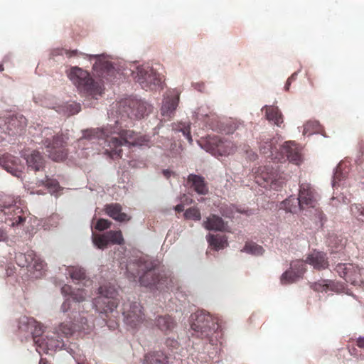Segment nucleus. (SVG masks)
<instances>
[{
	"instance_id": "nucleus-1",
	"label": "nucleus",
	"mask_w": 364,
	"mask_h": 364,
	"mask_svg": "<svg viewBox=\"0 0 364 364\" xmlns=\"http://www.w3.org/2000/svg\"><path fill=\"white\" fill-rule=\"evenodd\" d=\"M103 139L106 144L105 154L111 159H116L122 156V146H136L146 145L149 139L132 130L125 129L115 122L114 125H108L103 128L90 129L83 132L82 136L79 139L81 143L84 139Z\"/></svg>"
},
{
	"instance_id": "nucleus-2",
	"label": "nucleus",
	"mask_w": 364,
	"mask_h": 364,
	"mask_svg": "<svg viewBox=\"0 0 364 364\" xmlns=\"http://www.w3.org/2000/svg\"><path fill=\"white\" fill-rule=\"evenodd\" d=\"M191 319L193 336L201 339H207L212 345L216 344L222 337L220 326L217 318L207 311H198L191 315Z\"/></svg>"
},
{
	"instance_id": "nucleus-3",
	"label": "nucleus",
	"mask_w": 364,
	"mask_h": 364,
	"mask_svg": "<svg viewBox=\"0 0 364 364\" xmlns=\"http://www.w3.org/2000/svg\"><path fill=\"white\" fill-rule=\"evenodd\" d=\"M18 327L20 335L26 339L31 338L36 346L43 350H55L63 345L60 336L56 339L48 337L46 339L41 338L43 333V326L33 318L26 316L20 317Z\"/></svg>"
},
{
	"instance_id": "nucleus-4",
	"label": "nucleus",
	"mask_w": 364,
	"mask_h": 364,
	"mask_svg": "<svg viewBox=\"0 0 364 364\" xmlns=\"http://www.w3.org/2000/svg\"><path fill=\"white\" fill-rule=\"evenodd\" d=\"M137 266V274L131 273V277L135 279L139 275L140 272H144L143 274L139 277L141 285L151 289L162 290L168 288V283L171 282V279L165 273L161 272L151 262H140Z\"/></svg>"
},
{
	"instance_id": "nucleus-5",
	"label": "nucleus",
	"mask_w": 364,
	"mask_h": 364,
	"mask_svg": "<svg viewBox=\"0 0 364 364\" xmlns=\"http://www.w3.org/2000/svg\"><path fill=\"white\" fill-rule=\"evenodd\" d=\"M69 78L77 89L84 93L97 98L103 92L100 83L95 82L90 75V73L78 67L71 68L68 75Z\"/></svg>"
},
{
	"instance_id": "nucleus-6",
	"label": "nucleus",
	"mask_w": 364,
	"mask_h": 364,
	"mask_svg": "<svg viewBox=\"0 0 364 364\" xmlns=\"http://www.w3.org/2000/svg\"><path fill=\"white\" fill-rule=\"evenodd\" d=\"M45 139L43 144L45 146L48 156L55 161H63L68 155L66 149L68 137L63 134L53 135L49 129L43 131Z\"/></svg>"
},
{
	"instance_id": "nucleus-7",
	"label": "nucleus",
	"mask_w": 364,
	"mask_h": 364,
	"mask_svg": "<svg viewBox=\"0 0 364 364\" xmlns=\"http://www.w3.org/2000/svg\"><path fill=\"white\" fill-rule=\"evenodd\" d=\"M255 179L257 183L264 187L278 191L283 187L287 181V176L280 172L278 167L264 166L258 168Z\"/></svg>"
},
{
	"instance_id": "nucleus-8",
	"label": "nucleus",
	"mask_w": 364,
	"mask_h": 364,
	"mask_svg": "<svg viewBox=\"0 0 364 364\" xmlns=\"http://www.w3.org/2000/svg\"><path fill=\"white\" fill-rule=\"evenodd\" d=\"M99 296L95 298L93 305L95 309L106 317L113 312L118 305L117 292L111 285H102L98 289Z\"/></svg>"
},
{
	"instance_id": "nucleus-9",
	"label": "nucleus",
	"mask_w": 364,
	"mask_h": 364,
	"mask_svg": "<svg viewBox=\"0 0 364 364\" xmlns=\"http://www.w3.org/2000/svg\"><path fill=\"white\" fill-rule=\"evenodd\" d=\"M65 54L67 57H75L79 55L88 58L90 60L95 59L93 70L98 77L109 80V77L112 75L114 72V68L111 62L107 59L105 55H88L79 52L77 50L62 49L60 54Z\"/></svg>"
},
{
	"instance_id": "nucleus-10",
	"label": "nucleus",
	"mask_w": 364,
	"mask_h": 364,
	"mask_svg": "<svg viewBox=\"0 0 364 364\" xmlns=\"http://www.w3.org/2000/svg\"><path fill=\"white\" fill-rule=\"evenodd\" d=\"M200 145L206 151L213 155L226 156L232 154L236 151V146L232 141H223L218 136H209Z\"/></svg>"
},
{
	"instance_id": "nucleus-11",
	"label": "nucleus",
	"mask_w": 364,
	"mask_h": 364,
	"mask_svg": "<svg viewBox=\"0 0 364 364\" xmlns=\"http://www.w3.org/2000/svg\"><path fill=\"white\" fill-rule=\"evenodd\" d=\"M135 80L141 85L143 89L154 90L161 83L160 75L151 67L141 65L133 73Z\"/></svg>"
},
{
	"instance_id": "nucleus-12",
	"label": "nucleus",
	"mask_w": 364,
	"mask_h": 364,
	"mask_svg": "<svg viewBox=\"0 0 364 364\" xmlns=\"http://www.w3.org/2000/svg\"><path fill=\"white\" fill-rule=\"evenodd\" d=\"M121 311L124 322L132 328H136L144 321V314L139 303L124 301Z\"/></svg>"
},
{
	"instance_id": "nucleus-13",
	"label": "nucleus",
	"mask_w": 364,
	"mask_h": 364,
	"mask_svg": "<svg viewBox=\"0 0 364 364\" xmlns=\"http://www.w3.org/2000/svg\"><path fill=\"white\" fill-rule=\"evenodd\" d=\"M336 272L346 282L353 285L360 286L364 284V269L353 264H338L335 268Z\"/></svg>"
},
{
	"instance_id": "nucleus-14",
	"label": "nucleus",
	"mask_w": 364,
	"mask_h": 364,
	"mask_svg": "<svg viewBox=\"0 0 364 364\" xmlns=\"http://www.w3.org/2000/svg\"><path fill=\"white\" fill-rule=\"evenodd\" d=\"M0 210L8 215L6 220L11 221V226L21 225L26 220L22 208L16 205L14 200L9 196L0 200Z\"/></svg>"
},
{
	"instance_id": "nucleus-15",
	"label": "nucleus",
	"mask_w": 364,
	"mask_h": 364,
	"mask_svg": "<svg viewBox=\"0 0 364 364\" xmlns=\"http://www.w3.org/2000/svg\"><path fill=\"white\" fill-rule=\"evenodd\" d=\"M17 264L21 267H26L38 272L36 277L43 275L46 266V263L33 250L26 253H18L16 255Z\"/></svg>"
},
{
	"instance_id": "nucleus-16",
	"label": "nucleus",
	"mask_w": 364,
	"mask_h": 364,
	"mask_svg": "<svg viewBox=\"0 0 364 364\" xmlns=\"http://www.w3.org/2000/svg\"><path fill=\"white\" fill-rule=\"evenodd\" d=\"M151 105L137 99H129L124 103V112L130 119H141L151 112Z\"/></svg>"
},
{
	"instance_id": "nucleus-17",
	"label": "nucleus",
	"mask_w": 364,
	"mask_h": 364,
	"mask_svg": "<svg viewBox=\"0 0 364 364\" xmlns=\"http://www.w3.org/2000/svg\"><path fill=\"white\" fill-rule=\"evenodd\" d=\"M298 205L301 210L315 208L317 205L316 192L309 183H302L299 186Z\"/></svg>"
},
{
	"instance_id": "nucleus-18",
	"label": "nucleus",
	"mask_w": 364,
	"mask_h": 364,
	"mask_svg": "<svg viewBox=\"0 0 364 364\" xmlns=\"http://www.w3.org/2000/svg\"><path fill=\"white\" fill-rule=\"evenodd\" d=\"M280 155L279 161L289 160L297 165L301 161V149L294 141H286L280 149Z\"/></svg>"
},
{
	"instance_id": "nucleus-19",
	"label": "nucleus",
	"mask_w": 364,
	"mask_h": 364,
	"mask_svg": "<svg viewBox=\"0 0 364 364\" xmlns=\"http://www.w3.org/2000/svg\"><path fill=\"white\" fill-rule=\"evenodd\" d=\"M179 102V93L175 90L168 94L164 100L161 109V114L168 119L174 114Z\"/></svg>"
},
{
	"instance_id": "nucleus-20",
	"label": "nucleus",
	"mask_w": 364,
	"mask_h": 364,
	"mask_svg": "<svg viewBox=\"0 0 364 364\" xmlns=\"http://www.w3.org/2000/svg\"><path fill=\"white\" fill-rule=\"evenodd\" d=\"M203 227L208 230L229 232L228 223L215 214H210L203 222Z\"/></svg>"
},
{
	"instance_id": "nucleus-21",
	"label": "nucleus",
	"mask_w": 364,
	"mask_h": 364,
	"mask_svg": "<svg viewBox=\"0 0 364 364\" xmlns=\"http://www.w3.org/2000/svg\"><path fill=\"white\" fill-rule=\"evenodd\" d=\"M28 168L35 171H41L45 166V159L38 151H32L25 157Z\"/></svg>"
},
{
	"instance_id": "nucleus-22",
	"label": "nucleus",
	"mask_w": 364,
	"mask_h": 364,
	"mask_svg": "<svg viewBox=\"0 0 364 364\" xmlns=\"http://www.w3.org/2000/svg\"><path fill=\"white\" fill-rule=\"evenodd\" d=\"M26 127V119L23 117H12L7 122L9 134L14 136L21 134Z\"/></svg>"
},
{
	"instance_id": "nucleus-23",
	"label": "nucleus",
	"mask_w": 364,
	"mask_h": 364,
	"mask_svg": "<svg viewBox=\"0 0 364 364\" xmlns=\"http://www.w3.org/2000/svg\"><path fill=\"white\" fill-rule=\"evenodd\" d=\"M122 205L119 203L107 204L105 206V212L116 221L125 222L130 220L127 214L122 212Z\"/></svg>"
},
{
	"instance_id": "nucleus-24",
	"label": "nucleus",
	"mask_w": 364,
	"mask_h": 364,
	"mask_svg": "<svg viewBox=\"0 0 364 364\" xmlns=\"http://www.w3.org/2000/svg\"><path fill=\"white\" fill-rule=\"evenodd\" d=\"M306 262L318 270L326 269L328 267L326 255L321 252H314L309 255L306 259Z\"/></svg>"
},
{
	"instance_id": "nucleus-25",
	"label": "nucleus",
	"mask_w": 364,
	"mask_h": 364,
	"mask_svg": "<svg viewBox=\"0 0 364 364\" xmlns=\"http://www.w3.org/2000/svg\"><path fill=\"white\" fill-rule=\"evenodd\" d=\"M188 183L193 188L194 191L200 195H205L208 192L207 184L203 177L190 174L188 177Z\"/></svg>"
},
{
	"instance_id": "nucleus-26",
	"label": "nucleus",
	"mask_w": 364,
	"mask_h": 364,
	"mask_svg": "<svg viewBox=\"0 0 364 364\" xmlns=\"http://www.w3.org/2000/svg\"><path fill=\"white\" fill-rule=\"evenodd\" d=\"M155 324L166 334L171 332L176 325L174 319L168 315L159 316L156 319Z\"/></svg>"
},
{
	"instance_id": "nucleus-27",
	"label": "nucleus",
	"mask_w": 364,
	"mask_h": 364,
	"mask_svg": "<svg viewBox=\"0 0 364 364\" xmlns=\"http://www.w3.org/2000/svg\"><path fill=\"white\" fill-rule=\"evenodd\" d=\"M262 109L265 110L266 118L274 122L278 127H281L283 124V116L278 107L274 106L265 105Z\"/></svg>"
},
{
	"instance_id": "nucleus-28",
	"label": "nucleus",
	"mask_w": 364,
	"mask_h": 364,
	"mask_svg": "<svg viewBox=\"0 0 364 364\" xmlns=\"http://www.w3.org/2000/svg\"><path fill=\"white\" fill-rule=\"evenodd\" d=\"M16 161H18V159L11 155H4L0 159L1 166L14 176H18L20 173Z\"/></svg>"
},
{
	"instance_id": "nucleus-29",
	"label": "nucleus",
	"mask_w": 364,
	"mask_h": 364,
	"mask_svg": "<svg viewBox=\"0 0 364 364\" xmlns=\"http://www.w3.org/2000/svg\"><path fill=\"white\" fill-rule=\"evenodd\" d=\"M206 239L209 245L215 250L224 249L228 245V238L225 235L208 234Z\"/></svg>"
},
{
	"instance_id": "nucleus-30",
	"label": "nucleus",
	"mask_w": 364,
	"mask_h": 364,
	"mask_svg": "<svg viewBox=\"0 0 364 364\" xmlns=\"http://www.w3.org/2000/svg\"><path fill=\"white\" fill-rule=\"evenodd\" d=\"M144 364H168V358L161 351L151 352L145 355Z\"/></svg>"
},
{
	"instance_id": "nucleus-31",
	"label": "nucleus",
	"mask_w": 364,
	"mask_h": 364,
	"mask_svg": "<svg viewBox=\"0 0 364 364\" xmlns=\"http://www.w3.org/2000/svg\"><path fill=\"white\" fill-rule=\"evenodd\" d=\"M259 151L260 152L265 155L267 158H271L272 159L280 161L282 159L279 158L277 156V153L274 154V150L276 149L273 146V142L272 140L267 139L265 141L259 142Z\"/></svg>"
},
{
	"instance_id": "nucleus-32",
	"label": "nucleus",
	"mask_w": 364,
	"mask_h": 364,
	"mask_svg": "<svg viewBox=\"0 0 364 364\" xmlns=\"http://www.w3.org/2000/svg\"><path fill=\"white\" fill-rule=\"evenodd\" d=\"M109 244L122 245L124 243L122 233L120 230H109L105 232Z\"/></svg>"
},
{
	"instance_id": "nucleus-33",
	"label": "nucleus",
	"mask_w": 364,
	"mask_h": 364,
	"mask_svg": "<svg viewBox=\"0 0 364 364\" xmlns=\"http://www.w3.org/2000/svg\"><path fill=\"white\" fill-rule=\"evenodd\" d=\"M298 200L294 196H291L281 203L280 208L285 210L287 212L296 213L297 210Z\"/></svg>"
},
{
	"instance_id": "nucleus-34",
	"label": "nucleus",
	"mask_w": 364,
	"mask_h": 364,
	"mask_svg": "<svg viewBox=\"0 0 364 364\" xmlns=\"http://www.w3.org/2000/svg\"><path fill=\"white\" fill-rule=\"evenodd\" d=\"M76 327L75 323H62L59 325L57 333L64 337H68L73 333Z\"/></svg>"
},
{
	"instance_id": "nucleus-35",
	"label": "nucleus",
	"mask_w": 364,
	"mask_h": 364,
	"mask_svg": "<svg viewBox=\"0 0 364 364\" xmlns=\"http://www.w3.org/2000/svg\"><path fill=\"white\" fill-rule=\"evenodd\" d=\"M242 251L259 256L264 253V250L262 246L255 242H247Z\"/></svg>"
},
{
	"instance_id": "nucleus-36",
	"label": "nucleus",
	"mask_w": 364,
	"mask_h": 364,
	"mask_svg": "<svg viewBox=\"0 0 364 364\" xmlns=\"http://www.w3.org/2000/svg\"><path fill=\"white\" fill-rule=\"evenodd\" d=\"M92 242L99 249L103 250L109 245L107 238L104 234H92Z\"/></svg>"
},
{
	"instance_id": "nucleus-37",
	"label": "nucleus",
	"mask_w": 364,
	"mask_h": 364,
	"mask_svg": "<svg viewBox=\"0 0 364 364\" xmlns=\"http://www.w3.org/2000/svg\"><path fill=\"white\" fill-rule=\"evenodd\" d=\"M299 277L301 276L294 270H287L281 276V283L282 284H291L296 281Z\"/></svg>"
},
{
	"instance_id": "nucleus-38",
	"label": "nucleus",
	"mask_w": 364,
	"mask_h": 364,
	"mask_svg": "<svg viewBox=\"0 0 364 364\" xmlns=\"http://www.w3.org/2000/svg\"><path fill=\"white\" fill-rule=\"evenodd\" d=\"M70 277L73 280H82L85 278V270L78 267H70L68 269Z\"/></svg>"
},
{
	"instance_id": "nucleus-39",
	"label": "nucleus",
	"mask_w": 364,
	"mask_h": 364,
	"mask_svg": "<svg viewBox=\"0 0 364 364\" xmlns=\"http://www.w3.org/2000/svg\"><path fill=\"white\" fill-rule=\"evenodd\" d=\"M356 346L358 348H353L350 349V353L355 356L364 358V336L358 338L356 340Z\"/></svg>"
},
{
	"instance_id": "nucleus-40",
	"label": "nucleus",
	"mask_w": 364,
	"mask_h": 364,
	"mask_svg": "<svg viewBox=\"0 0 364 364\" xmlns=\"http://www.w3.org/2000/svg\"><path fill=\"white\" fill-rule=\"evenodd\" d=\"M319 129V124L316 121H309L304 125V135H311Z\"/></svg>"
},
{
	"instance_id": "nucleus-41",
	"label": "nucleus",
	"mask_w": 364,
	"mask_h": 364,
	"mask_svg": "<svg viewBox=\"0 0 364 364\" xmlns=\"http://www.w3.org/2000/svg\"><path fill=\"white\" fill-rule=\"evenodd\" d=\"M351 214L359 220H364V206L360 204L350 205Z\"/></svg>"
},
{
	"instance_id": "nucleus-42",
	"label": "nucleus",
	"mask_w": 364,
	"mask_h": 364,
	"mask_svg": "<svg viewBox=\"0 0 364 364\" xmlns=\"http://www.w3.org/2000/svg\"><path fill=\"white\" fill-rule=\"evenodd\" d=\"M306 260H296L291 263V269L296 272L299 276H302L306 272Z\"/></svg>"
},
{
	"instance_id": "nucleus-43",
	"label": "nucleus",
	"mask_w": 364,
	"mask_h": 364,
	"mask_svg": "<svg viewBox=\"0 0 364 364\" xmlns=\"http://www.w3.org/2000/svg\"><path fill=\"white\" fill-rule=\"evenodd\" d=\"M184 217L186 219L200 220L201 215L200 210L197 208L191 207L185 211Z\"/></svg>"
},
{
	"instance_id": "nucleus-44",
	"label": "nucleus",
	"mask_w": 364,
	"mask_h": 364,
	"mask_svg": "<svg viewBox=\"0 0 364 364\" xmlns=\"http://www.w3.org/2000/svg\"><path fill=\"white\" fill-rule=\"evenodd\" d=\"M41 183L53 192L57 191L60 187L57 180L49 178L48 176H46L45 181H41Z\"/></svg>"
},
{
	"instance_id": "nucleus-45",
	"label": "nucleus",
	"mask_w": 364,
	"mask_h": 364,
	"mask_svg": "<svg viewBox=\"0 0 364 364\" xmlns=\"http://www.w3.org/2000/svg\"><path fill=\"white\" fill-rule=\"evenodd\" d=\"M328 280H321L311 285L312 289L316 291H326L329 287Z\"/></svg>"
},
{
	"instance_id": "nucleus-46",
	"label": "nucleus",
	"mask_w": 364,
	"mask_h": 364,
	"mask_svg": "<svg viewBox=\"0 0 364 364\" xmlns=\"http://www.w3.org/2000/svg\"><path fill=\"white\" fill-rule=\"evenodd\" d=\"M112 222L104 218L99 219L95 224V229L99 231H103L110 228Z\"/></svg>"
},
{
	"instance_id": "nucleus-47",
	"label": "nucleus",
	"mask_w": 364,
	"mask_h": 364,
	"mask_svg": "<svg viewBox=\"0 0 364 364\" xmlns=\"http://www.w3.org/2000/svg\"><path fill=\"white\" fill-rule=\"evenodd\" d=\"M178 127L176 128V129L177 131H179V132H181L183 134V136H185L186 137V139L190 141L191 142L192 141V137H191V128H190V126L189 125H184V124H182V125H178Z\"/></svg>"
},
{
	"instance_id": "nucleus-48",
	"label": "nucleus",
	"mask_w": 364,
	"mask_h": 364,
	"mask_svg": "<svg viewBox=\"0 0 364 364\" xmlns=\"http://www.w3.org/2000/svg\"><path fill=\"white\" fill-rule=\"evenodd\" d=\"M86 293L84 289H78L72 294V299L75 302H81L85 299Z\"/></svg>"
},
{
	"instance_id": "nucleus-49",
	"label": "nucleus",
	"mask_w": 364,
	"mask_h": 364,
	"mask_svg": "<svg viewBox=\"0 0 364 364\" xmlns=\"http://www.w3.org/2000/svg\"><path fill=\"white\" fill-rule=\"evenodd\" d=\"M358 161L361 164L364 161V141H360L358 144Z\"/></svg>"
},
{
	"instance_id": "nucleus-50",
	"label": "nucleus",
	"mask_w": 364,
	"mask_h": 364,
	"mask_svg": "<svg viewBox=\"0 0 364 364\" xmlns=\"http://www.w3.org/2000/svg\"><path fill=\"white\" fill-rule=\"evenodd\" d=\"M242 150L246 153L247 157L250 160H255L256 159L257 154L250 149L249 146L244 145L243 148H242Z\"/></svg>"
},
{
	"instance_id": "nucleus-51",
	"label": "nucleus",
	"mask_w": 364,
	"mask_h": 364,
	"mask_svg": "<svg viewBox=\"0 0 364 364\" xmlns=\"http://www.w3.org/2000/svg\"><path fill=\"white\" fill-rule=\"evenodd\" d=\"M68 109H69L70 114H75L80 111V105L73 102L68 105Z\"/></svg>"
},
{
	"instance_id": "nucleus-52",
	"label": "nucleus",
	"mask_w": 364,
	"mask_h": 364,
	"mask_svg": "<svg viewBox=\"0 0 364 364\" xmlns=\"http://www.w3.org/2000/svg\"><path fill=\"white\" fill-rule=\"evenodd\" d=\"M339 166L337 167L336 168V171L334 173V176H333V186H334L336 185V183L337 181H340L342 180V178H343V176H342L341 173H340V170H339Z\"/></svg>"
},
{
	"instance_id": "nucleus-53",
	"label": "nucleus",
	"mask_w": 364,
	"mask_h": 364,
	"mask_svg": "<svg viewBox=\"0 0 364 364\" xmlns=\"http://www.w3.org/2000/svg\"><path fill=\"white\" fill-rule=\"evenodd\" d=\"M8 239V235L5 230L0 228V242L6 241Z\"/></svg>"
},
{
	"instance_id": "nucleus-54",
	"label": "nucleus",
	"mask_w": 364,
	"mask_h": 364,
	"mask_svg": "<svg viewBox=\"0 0 364 364\" xmlns=\"http://www.w3.org/2000/svg\"><path fill=\"white\" fill-rule=\"evenodd\" d=\"M61 292H62V294H65V295L71 294V287L70 285L65 284L61 288Z\"/></svg>"
},
{
	"instance_id": "nucleus-55",
	"label": "nucleus",
	"mask_w": 364,
	"mask_h": 364,
	"mask_svg": "<svg viewBox=\"0 0 364 364\" xmlns=\"http://www.w3.org/2000/svg\"><path fill=\"white\" fill-rule=\"evenodd\" d=\"M70 300L68 299L66 301H65L62 306H61V309L63 312H66L68 311V309H70Z\"/></svg>"
},
{
	"instance_id": "nucleus-56",
	"label": "nucleus",
	"mask_w": 364,
	"mask_h": 364,
	"mask_svg": "<svg viewBox=\"0 0 364 364\" xmlns=\"http://www.w3.org/2000/svg\"><path fill=\"white\" fill-rule=\"evenodd\" d=\"M175 210L178 213L183 212L184 210V205L183 204H178L175 207Z\"/></svg>"
},
{
	"instance_id": "nucleus-57",
	"label": "nucleus",
	"mask_w": 364,
	"mask_h": 364,
	"mask_svg": "<svg viewBox=\"0 0 364 364\" xmlns=\"http://www.w3.org/2000/svg\"><path fill=\"white\" fill-rule=\"evenodd\" d=\"M294 77V75H291V77H290L289 78H288V80H287V82H286V85H285V90H288L289 88V86L291 85V82L292 80Z\"/></svg>"
},
{
	"instance_id": "nucleus-58",
	"label": "nucleus",
	"mask_w": 364,
	"mask_h": 364,
	"mask_svg": "<svg viewBox=\"0 0 364 364\" xmlns=\"http://www.w3.org/2000/svg\"><path fill=\"white\" fill-rule=\"evenodd\" d=\"M163 174L166 178H168L173 174V172L169 170H164Z\"/></svg>"
},
{
	"instance_id": "nucleus-59",
	"label": "nucleus",
	"mask_w": 364,
	"mask_h": 364,
	"mask_svg": "<svg viewBox=\"0 0 364 364\" xmlns=\"http://www.w3.org/2000/svg\"><path fill=\"white\" fill-rule=\"evenodd\" d=\"M169 342L171 343V346H173V347H176V346L178 345V342L176 341H174V340H172V341H166V344L167 345H169Z\"/></svg>"
},
{
	"instance_id": "nucleus-60",
	"label": "nucleus",
	"mask_w": 364,
	"mask_h": 364,
	"mask_svg": "<svg viewBox=\"0 0 364 364\" xmlns=\"http://www.w3.org/2000/svg\"><path fill=\"white\" fill-rule=\"evenodd\" d=\"M39 364H50V363L46 360V359L41 358V360L39 361Z\"/></svg>"
},
{
	"instance_id": "nucleus-61",
	"label": "nucleus",
	"mask_w": 364,
	"mask_h": 364,
	"mask_svg": "<svg viewBox=\"0 0 364 364\" xmlns=\"http://www.w3.org/2000/svg\"><path fill=\"white\" fill-rule=\"evenodd\" d=\"M4 65L2 64H0V72L4 71Z\"/></svg>"
},
{
	"instance_id": "nucleus-62",
	"label": "nucleus",
	"mask_w": 364,
	"mask_h": 364,
	"mask_svg": "<svg viewBox=\"0 0 364 364\" xmlns=\"http://www.w3.org/2000/svg\"><path fill=\"white\" fill-rule=\"evenodd\" d=\"M127 272L128 273H129V270L132 269V267H131V264H129L128 267H127Z\"/></svg>"
},
{
	"instance_id": "nucleus-63",
	"label": "nucleus",
	"mask_w": 364,
	"mask_h": 364,
	"mask_svg": "<svg viewBox=\"0 0 364 364\" xmlns=\"http://www.w3.org/2000/svg\"><path fill=\"white\" fill-rule=\"evenodd\" d=\"M222 214H223V216H225L227 218H230V215H228V214H225L224 213H222Z\"/></svg>"
}]
</instances>
